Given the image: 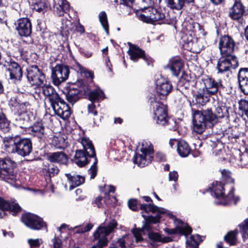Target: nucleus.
Listing matches in <instances>:
<instances>
[{
  "mask_svg": "<svg viewBox=\"0 0 248 248\" xmlns=\"http://www.w3.org/2000/svg\"><path fill=\"white\" fill-rule=\"evenodd\" d=\"M223 103H218L214 113L212 108H207L201 110L192 108L193 129L198 134H202L206 128H212L217 123L219 118L229 116V109Z\"/></svg>",
  "mask_w": 248,
  "mask_h": 248,
  "instance_id": "f257e3e1",
  "label": "nucleus"
},
{
  "mask_svg": "<svg viewBox=\"0 0 248 248\" xmlns=\"http://www.w3.org/2000/svg\"><path fill=\"white\" fill-rule=\"evenodd\" d=\"M4 150L9 153L16 154L21 157L30 155L33 151V144L31 138L19 135L5 137L2 139Z\"/></svg>",
  "mask_w": 248,
  "mask_h": 248,
  "instance_id": "f03ea898",
  "label": "nucleus"
},
{
  "mask_svg": "<svg viewBox=\"0 0 248 248\" xmlns=\"http://www.w3.org/2000/svg\"><path fill=\"white\" fill-rule=\"evenodd\" d=\"M148 103L150 104V109H153V119L156 124L165 126L167 119L169 117L167 105L164 101L157 100L155 95H152L148 98Z\"/></svg>",
  "mask_w": 248,
  "mask_h": 248,
  "instance_id": "7ed1b4c3",
  "label": "nucleus"
},
{
  "mask_svg": "<svg viewBox=\"0 0 248 248\" xmlns=\"http://www.w3.org/2000/svg\"><path fill=\"white\" fill-rule=\"evenodd\" d=\"M85 80H78L75 83H68L62 90L67 101L73 105L81 98L85 97L87 90L84 89Z\"/></svg>",
  "mask_w": 248,
  "mask_h": 248,
  "instance_id": "20e7f679",
  "label": "nucleus"
},
{
  "mask_svg": "<svg viewBox=\"0 0 248 248\" xmlns=\"http://www.w3.org/2000/svg\"><path fill=\"white\" fill-rule=\"evenodd\" d=\"M49 101L55 113L63 120H68L71 114V109L64 99L57 93L51 95Z\"/></svg>",
  "mask_w": 248,
  "mask_h": 248,
  "instance_id": "39448f33",
  "label": "nucleus"
},
{
  "mask_svg": "<svg viewBox=\"0 0 248 248\" xmlns=\"http://www.w3.org/2000/svg\"><path fill=\"white\" fill-rule=\"evenodd\" d=\"M25 75L28 81L32 86H42L44 81H46V74L43 67L36 64L28 65Z\"/></svg>",
  "mask_w": 248,
  "mask_h": 248,
  "instance_id": "423d86ee",
  "label": "nucleus"
},
{
  "mask_svg": "<svg viewBox=\"0 0 248 248\" xmlns=\"http://www.w3.org/2000/svg\"><path fill=\"white\" fill-rule=\"evenodd\" d=\"M16 163L10 158H0V170L3 171L5 173H2L5 175H13L15 178L14 182L12 183H9L10 185L15 186V187H18L20 186V181L17 178V173L15 171V169L16 167Z\"/></svg>",
  "mask_w": 248,
  "mask_h": 248,
  "instance_id": "0eeeda50",
  "label": "nucleus"
},
{
  "mask_svg": "<svg viewBox=\"0 0 248 248\" xmlns=\"http://www.w3.org/2000/svg\"><path fill=\"white\" fill-rule=\"evenodd\" d=\"M6 71L9 74V79L15 84L20 83L23 78V71L21 65L10 58L9 61H6Z\"/></svg>",
  "mask_w": 248,
  "mask_h": 248,
  "instance_id": "6e6552de",
  "label": "nucleus"
},
{
  "mask_svg": "<svg viewBox=\"0 0 248 248\" xmlns=\"http://www.w3.org/2000/svg\"><path fill=\"white\" fill-rule=\"evenodd\" d=\"M20 221L26 226L33 230H40L44 226L46 227V223L42 218L30 212L22 214Z\"/></svg>",
  "mask_w": 248,
  "mask_h": 248,
  "instance_id": "1a4fd4ad",
  "label": "nucleus"
},
{
  "mask_svg": "<svg viewBox=\"0 0 248 248\" xmlns=\"http://www.w3.org/2000/svg\"><path fill=\"white\" fill-rule=\"evenodd\" d=\"M217 65V73L223 74L231 69H235L239 65V62L236 56L221 55Z\"/></svg>",
  "mask_w": 248,
  "mask_h": 248,
  "instance_id": "9d476101",
  "label": "nucleus"
},
{
  "mask_svg": "<svg viewBox=\"0 0 248 248\" xmlns=\"http://www.w3.org/2000/svg\"><path fill=\"white\" fill-rule=\"evenodd\" d=\"M69 67L64 64H57L52 68L51 78L54 85L58 86L69 77Z\"/></svg>",
  "mask_w": 248,
  "mask_h": 248,
  "instance_id": "9b49d317",
  "label": "nucleus"
},
{
  "mask_svg": "<svg viewBox=\"0 0 248 248\" xmlns=\"http://www.w3.org/2000/svg\"><path fill=\"white\" fill-rule=\"evenodd\" d=\"M235 42L232 37L228 35H221L219 38L218 48L220 55L225 56H235L233 54Z\"/></svg>",
  "mask_w": 248,
  "mask_h": 248,
  "instance_id": "f8f14e48",
  "label": "nucleus"
},
{
  "mask_svg": "<svg viewBox=\"0 0 248 248\" xmlns=\"http://www.w3.org/2000/svg\"><path fill=\"white\" fill-rule=\"evenodd\" d=\"M15 30L20 37L31 36L32 32L31 20L28 17H21L14 22Z\"/></svg>",
  "mask_w": 248,
  "mask_h": 248,
  "instance_id": "ddd939ff",
  "label": "nucleus"
},
{
  "mask_svg": "<svg viewBox=\"0 0 248 248\" xmlns=\"http://www.w3.org/2000/svg\"><path fill=\"white\" fill-rule=\"evenodd\" d=\"M142 154H135L133 162L140 167H144L150 163L153 159L154 153L153 147H142L140 149Z\"/></svg>",
  "mask_w": 248,
  "mask_h": 248,
  "instance_id": "4468645a",
  "label": "nucleus"
},
{
  "mask_svg": "<svg viewBox=\"0 0 248 248\" xmlns=\"http://www.w3.org/2000/svg\"><path fill=\"white\" fill-rule=\"evenodd\" d=\"M196 80L192 79L189 75L183 72L178 81L177 90L186 97V95L190 90H192V88L196 85Z\"/></svg>",
  "mask_w": 248,
  "mask_h": 248,
  "instance_id": "2eb2a0df",
  "label": "nucleus"
},
{
  "mask_svg": "<svg viewBox=\"0 0 248 248\" xmlns=\"http://www.w3.org/2000/svg\"><path fill=\"white\" fill-rule=\"evenodd\" d=\"M202 80L205 86L204 88L210 94L215 95L218 93L219 95H221V91L225 88L222 80H216L214 78L207 77Z\"/></svg>",
  "mask_w": 248,
  "mask_h": 248,
  "instance_id": "dca6fc26",
  "label": "nucleus"
},
{
  "mask_svg": "<svg viewBox=\"0 0 248 248\" xmlns=\"http://www.w3.org/2000/svg\"><path fill=\"white\" fill-rule=\"evenodd\" d=\"M155 89L157 96L164 100L171 92L173 86L170 81L160 78L156 80Z\"/></svg>",
  "mask_w": 248,
  "mask_h": 248,
  "instance_id": "f3484780",
  "label": "nucleus"
},
{
  "mask_svg": "<svg viewBox=\"0 0 248 248\" xmlns=\"http://www.w3.org/2000/svg\"><path fill=\"white\" fill-rule=\"evenodd\" d=\"M246 13V7L241 0H232V5L229 8V16L233 20L241 19Z\"/></svg>",
  "mask_w": 248,
  "mask_h": 248,
  "instance_id": "a211bd4d",
  "label": "nucleus"
},
{
  "mask_svg": "<svg viewBox=\"0 0 248 248\" xmlns=\"http://www.w3.org/2000/svg\"><path fill=\"white\" fill-rule=\"evenodd\" d=\"M127 53L130 56V60L134 62H137L139 59H141L146 62L147 65H153L154 62L153 59L146 54L145 51L138 46L132 50H128Z\"/></svg>",
  "mask_w": 248,
  "mask_h": 248,
  "instance_id": "6ab92c4d",
  "label": "nucleus"
},
{
  "mask_svg": "<svg viewBox=\"0 0 248 248\" xmlns=\"http://www.w3.org/2000/svg\"><path fill=\"white\" fill-rule=\"evenodd\" d=\"M92 153L90 151L77 150L74 156V162L79 167H84L91 161V158H95V156H91Z\"/></svg>",
  "mask_w": 248,
  "mask_h": 248,
  "instance_id": "aec40b11",
  "label": "nucleus"
},
{
  "mask_svg": "<svg viewBox=\"0 0 248 248\" xmlns=\"http://www.w3.org/2000/svg\"><path fill=\"white\" fill-rule=\"evenodd\" d=\"M237 77L240 92L245 95H248V68H240Z\"/></svg>",
  "mask_w": 248,
  "mask_h": 248,
  "instance_id": "412c9836",
  "label": "nucleus"
},
{
  "mask_svg": "<svg viewBox=\"0 0 248 248\" xmlns=\"http://www.w3.org/2000/svg\"><path fill=\"white\" fill-rule=\"evenodd\" d=\"M52 9L54 13L59 16H62L67 14L70 10L69 3L66 0H51Z\"/></svg>",
  "mask_w": 248,
  "mask_h": 248,
  "instance_id": "4be33fe9",
  "label": "nucleus"
},
{
  "mask_svg": "<svg viewBox=\"0 0 248 248\" xmlns=\"http://www.w3.org/2000/svg\"><path fill=\"white\" fill-rule=\"evenodd\" d=\"M84 83V89L87 90V93L85 94L84 98L88 97V99L93 103L99 101L100 100H103L105 98V94L102 91H98L97 89L92 91L91 89L93 85L90 84L86 79Z\"/></svg>",
  "mask_w": 248,
  "mask_h": 248,
  "instance_id": "5701e85b",
  "label": "nucleus"
},
{
  "mask_svg": "<svg viewBox=\"0 0 248 248\" xmlns=\"http://www.w3.org/2000/svg\"><path fill=\"white\" fill-rule=\"evenodd\" d=\"M30 134L40 140H44L46 137L45 127L41 119H38L29 127Z\"/></svg>",
  "mask_w": 248,
  "mask_h": 248,
  "instance_id": "b1692460",
  "label": "nucleus"
},
{
  "mask_svg": "<svg viewBox=\"0 0 248 248\" xmlns=\"http://www.w3.org/2000/svg\"><path fill=\"white\" fill-rule=\"evenodd\" d=\"M9 106L13 111L16 115L28 113L27 107L30 106L28 102H21L17 96L12 97L9 101Z\"/></svg>",
  "mask_w": 248,
  "mask_h": 248,
  "instance_id": "393cba45",
  "label": "nucleus"
},
{
  "mask_svg": "<svg viewBox=\"0 0 248 248\" xmlns=\"http://www.w3.org/2000/svg\"><path fill=\"white\" fill-rule=\"evenodd\" d=\"M46 158L51 163L64 165H67L69 159L67 155L62 151L48 153Z\"/></svg>",
  "mask_w": 248,
  "mask_h": 248,
  "instance_id": "a878e982",
  "label": "nucleus"
},
{
  "mask_svg": "<svg viewBox=\"0 0 248 248\" xmlns=\"http://www.w3.org/2000/svg\"><path fill=\"white\" fill-rule=\"evenodd\" d=\"M225 184L220 181H214L212 184V187H210L206 189V191L213 192V195L215 198L218 200H222L224 201L226 195L225 194V188L224 187Z\"/></svg>",
  "mask_w": 248,
  "mask_h": 248,
  "instance_id": "bb28decb",
  "label": "nucleus"
},
{
  "mask_svg": "<svg viewBox=\"0 0 248 248\" xmlns=\"http://www.w3.org/2000/svg\"><path fill=\"white\" fill-rule=\"evenodd\" d=\"M117 225L118 223L115 219L110 220L107 226H102L100 225L93 233L94 240L99 238L100 235L102 233L109 235L114 231V230L116 228Z\"/></svg>",
  "mask_w": 248,
  "mask_h": 248,
  "instance_id": "cd10ccee",
  "label": "nucleus"
},
{
  "mask_svg": "<svg viewBox=\"0 0 248 248\" xmlns=\"http://www.w3.org/2000/svg\"><path fill=\"white\" fill-rule=\"evenodd\" d=\"M167 66L170 67L174 76L178 77L184 67V62L180 56H176L170 60Z\"/></svg>",
  "mask_w": 248,
  "mask_h": 248,
  "instance_id": "c85d7f7f",
  "label": "nucleus"
},
{
  "mask_svg": "<svg viewBox=\"0 0 248 248\" xmlns=\"http://www.w3.org/2000/svg\"><path fill=\"white\" fill-rule=\"evenodd\" d=\"M142 217L144 219L143 221V226L141 228V231L143 232V233H145V231L148 232H151L152 231L153 227L151 226L152 224H155L159 223V217L158 216H147L144 214H142Z\"/></svg>",
  "mask_w": 248,
  "mask_h": 248,
  "instance_id": "c756f323",
  "label": "nucleus"
},
{
  "mask_svg": "<svg viewBox=\"0 0 248 248\" xmlns=\"http://www.w3.org/2000/svg\"><path fill=\"white\" fill-rule=\"evenodd\" d=\"M140 209L144 213L148 214L150 212L152 213H157L155 216H158L159 217V221L162 218L161 215L166 214L167 210L163 208H160L155 205L153 203L149 204L143 203L140 207Z\"/></svg>",
  "mask_w": 248,
  "mask_h": 248,
  "instance_id": "7c9ffc66",
  "label": "nucleus"
},
{
  "mask_svg": "<svg viewBox=\"0 0 248 248\" xmlns=\"http://www.w3.org/2000/svg\"><path fill=\"white\" fill-rule=\"evenodd\" d=\"M65 175L70 184L69 186L70 190L85 183V177L81 175L75 174L72 175L71 173H65Z\"/></svg>",
  "mask_w": 248,
  "mask_h": 248,
  "instance_id": "2f4dec72",
  "label": "nucleus"
},
{
  "mask_svg": "<svg viewBox=\"0 0 248 248\" xmlns=\"http://www.w3.org/2000/svg\"><path fill=\"white\" fill-rule=\"evenodd\" d=\"M210 95L204 88L199 90L194 95L196 103L201 106L205 105L210 100Z\"/></svg>",
  "mask_w": 248,
  "mask_h": 248,
  "instance_id": "473e14b6",
  "label": "nucleus"
},
{
  "mask_svg": "<svg viewBox=\"0 0 248 248\" xmlns=\"http://www.w3.org/2000/svg\"><path fill=\"white\" fill-rule=\"evenodd\" d=\"M32 116L31 112L17 114L16 121L19 127L22 129L27 128V124L31 121V116Z\"/></svg>",
  "mask_w": 248,
  "mask_h": 248,
  "instance_id": "72a5a7b5",
  "label": "nucleus"
},
{
  "mask_svg": "<svg viewBox=\"0 0 248 248\" xmlns=\"http://www.w3.org/2000/svg\"><path fill=\"white\" fill-rule=\"evenodd\" d=\"M205 236L200 234L191 235L186 241V248H199L200 244L203 241Z\"/></svg>",
  "mask_w": 248,
  "mask_h": 248,
  "instance_id": "f704fd0d",
  "label": "nucleus"
},
{
  "mask_svg": "<svg viewBox=\"0 0 248 248\" xmlns=\"http://www.w3.org/2000/svg\"><path fill=\"white\" fill-rule=\"evenodd\" d=\"M195 0H169L167 4L168 7L171 9L180 10L185 6V3H194Z\"/></svg>",
  "mask_w": 248,
  "mask_h": 248,
  "instance_id": "c9c22d12",
  "label": "nucleus"
},
{
  "mask_svg": "<svg viewBox=\"0 0 248 248\" xmlns=\"http://www.w3.org/2000/svg\"><path fill=\"white\" fill-rule=\"evenodd\" d=\"M136 17L140 21L146 23H152L151 19L150 18V15L149 14V7L141 10H135L134 12Z\"/></svg>",
  "mask_w": 248,
  "mask_h": 248,
  "instance_id": "e433bc0d",
  "label": "nucleus"
},
{
  "mask_svg": "<svg viewBox=\"0 0 248 248\" xmlns=\"http://www.w3.org/2000/svg\"><path fill=\"white\" fill-rule=\"evenodd\" d=\"M177 150L178 154L183 157L187 156L191 153V148L187 143L184 140L178 142Z\"/></svg>",
  "mask_w": 248,
  "mask_h": 248,
  "instance_id": "4c0bfd02",
  "label": "nucleus"
},
{
  "mask_svg": "<svg viewBox=\"0 0 248 248\" xmlns=\"http://www.w3.org/2000/svg\"><path fill=\"white\" fill-rule=\"evenodd\" d=\"M51 0H37L33 6L37 12L46 11L48 8L52 9Z\"/></svg>",
  "mask_w": 248,
  "mask_h": 248,
  "instance_id": "58836bf2",
  "label": "nucleus"
},
{
  "mask_svg": "<svg viewBox=\"0 0 248 248\" xmlns=\"http://www.w3.org/2000/svg\"><path fill=\"white\" fill-rule=\"evenodd\" d=\"M235 187L234 186H232L231 187V190L229 193L226 195L224 201H222L219 202V204L223 205H227L229 204L232 201H233L234 204H236L240 201L239 196H234Z\"/></svg>",
  "mask_w": 248,
  "mask_h": 248,
  "instance_id": "ea45409f",
  "label": "nucleus"
},
{
  "mask_svg": "<svg viewBox=\"0 0 248 248\" xmlns=\"http://www.w3.org/2000/svg\"><path fill=\"white\" fill-rule=\"evenodd\" d=\"M78 68V71L80 72L81 74H84L85 78L81 79L80 80H87L89 83L91 85L93 84V78H94L93 72L89 70L86 68L83 67L79 63H77Z\"/></svg>",
  "mask_w": 248,
  "mask_h": 248,
  "instance_id": "a19ab883",
  "label": "nucleus"
},
{
  "mask_svg": "<svg viewBox=\"0 0 248 248\" xmlns=\"http://www.w3.org/2000/svg\"><path fill=\"white\" fill-rule=\"evenodd\" d=\"M149 12L152 23L155 21H160L159 23H161L163 17H164V14L160 12V10L153 7H149Z\"/></svg>",
  "mask_w": 248,
  "mask_h": 248,
  "instance_id": "79ce46f5",
  "label": "nucleus"
},
{
  "mask_svg": "<svg viewBox=\"0 0 248 248\" xmlns=\"http://www.w3.org/2000/svg\"><path fill=\"white\" fill-rule=\"evenodd\" d=\"M81 143L83 146L82 150L90 151L92 153L91 156H95V150L92 141L88 138H83L81 139Z\"/></svg>",
  "mask_w": 248,
  "mask_h": 248,
  "instance_id": "37998d69",
  "label": "nucleus"
},
{
  "mask_svg": "<svg viewBox=\"0 0 248 248\" xmlns=\"http://www.w3.org/2000/svg\"><path fill=\"white\" fill-rule=\"evenodd\" d=\"M42 170L43 172H46V175L50 178L57 175L60 171L57 166L53 164L45 165Z\"/></svg>",
  "mask_w": 248,
  "mask_h": 248,
  "instance_id": "c03bdc74",
  "label": "nucleus"
},
{
  "mask_svg": "<svg viewBox=\"0 0 248 248\" xmlns=\"http://www.w3.org/2000/svg\"><path fill=\"white\" fill-rule=\"evenodd\" d=\"M50 144L57 149H63L65 147V139L62 136H53L50 138Z\"/></svg>",
  "mask_w": 248,
  "mask_h": 248,
  "instance_id": "a18cd8bd",
  "label": "nucleus"
},
{
  "mask_svg": "<svg viewBox=\"0 0 248 248\" xmlns=\"http://www.w3.org/2000/svg\"><path fill=\"white\" fill-rule=\"evenodd\" d=\"M37 88H42L43 93L44 95L47 96L48 99L51 98V95L54 94L55 93H57L54 88L49 83H47V81H44V85L42 86H37Z\"/></svg>",
  "mask_w": 248,
  "mask_h": 248,
  "instance_id": "49530a36",
  "label": "nucleus"
},
{
  "mask_svg": "<svg viewBox=\"0 0 248 248\" xmlns=\"http://www.w3.org/2000/svg\"><path fill=\"white\" fill-rule=\"evenodd\" d=\"M176 221L177 222L178 225H181L180 226H179V229H182L181 232H182L183 233H179V234L187 236L191 233L192 229L187 223H185L180 219H177Z\"/></svg>",
  "mask_w": 248,
  "mask_h": 248,
  "instance_id": "de8ad7c7",
  "label": "nucleus"
},
{
  "mask_svg": "<svg viewBox=\"0 0 248 248\" xmlns=\"http://www.w3.org/2000/svg\"><path fill=\"white\" fill-rule=\"evenodd\" d=\"M143 203L137 199L132 198L128 201L127 205L129 208L133 211L137 212L140 210V207Z\"/></svg>",
  "mask_w": 248,
  "mask_h": 248,
  "instance_id": "09e8293b",
  "label": "nucleus"
},
{
  "mask_svg": "<svg viewBox=\"0 0 248 248\" xmlns=\"http://www.w3.org/2000/svg\"><path fill=\"white\" fill-rule=\"evenodd\" d=\"M176 17L174 14L167 13L166 15L164 14V17H163L161 23L174 25L176 28L175 24H176Z\"/></svg>",
  "mask_w": 248,
  "mask_h": 248,
  "instance_id": "8fccbe9b",
  "label": "nucleus"
},
{
  "mask_svg": "<svg viewBox=\"0 0 248 248\" xmlns=\"http://www.w3.org/2000/svg\"><path fill=\"white\" fill-rule=\"evenodd\" d=\"M237 233L238 232L237 230L229 232L224 237V240L231 245H235Z\"/></svg>",
  "mask_w": 248,
  "mask_h": 248,
  "instance_id": "3c124183",
  "label": "nucleus"
},
{
  "mask_svg": "<svg viewBox=\"0 0 248 248\" xmlns=\"http://www.w3.org/2000/svg\"><path fill=\"white\" fill-rule=\"evenodd\" d=\"M22 211V208L18 203H11L7 211L12 216L16 217Z\"/></svg>",
  "mask_w": 248,
  "mask_h": 248,
  "instance_id": "603ef678",
  "label": "nucleus"
},
{
  "mask_svg": "<svg viewBox=\"0 0 248 248\" xmlns=\"http://www.w3.org/2000/svg\"><path fill=\"white\" fill-rule=\"evenodd\" d=\"M222 180L226 184H232L234 186V179L231 177V172L230 171L224 169L221 171Z\"/></svg>",
  "mask_w": 248,
  "mask_h": 248,
  "instance_id": "864d4df0",
  "label": "nucleus"
},
{
  "mask_svg": "<svg viewBox=\"0 0 248 248\" xmlns=\"http://www.w3.org/2000/svg\"><path fill=\"white\" fill-rule=\"evenodd\" d=\"M240 232L243 239H248V218L239 225Z\"/></svg>",
  "mask_w": 248,
  "mask_h": 248,
  "instance_id": "5fc2aeb1",
  "label": "nucleus"
},
{
  "mask_svg": "<svg viewBox=\"0 0 248 248\" xmlns=\"http://www.w3.org/2000/svg\"><path fill=\"white\" fill-rule=\"evenodd\" d=\"M108 235H106V234L102 233L99 238L97 239L98 240V242L95 245L96 247L97 248H103L108 246ZM96 240V239L95 240Z\"/></svg>",
  "mask_w": 248,
  "mask_h": 248,
  "instance_id": "6e6d98bb",
  "label": "nucleus"
},
{
  "mask_svg": "<svg viewBox=\"0 0 248 248\" xmlns=\"http://www.w3.org/2000/svg\"><path fill=\"white\" fill-rule=\"evenodd\" d=\"M93 160L94 161L93 164L88 170V172L90 175L91 179H93L96 177L98 171V168L97 165L98 163V159L97 157H95V158H94Z\"/></svg>",
  "mask_w": 248,
  "mask_h": 248,
  "instance_id": "4d7b16f0",
  "label": "nucleus"
},
{
  "mask_svg": "<svg viewBox=\"0 0 248 248\" xmlns=\"http://www.w3.org/2000/svg\"><path fill=\"white\" fill-rule=\"evenodd\" d=\"M135 0H120L121 4L126 6V10L128 12V15H131L134 12L133 8V3Z\"/></svg>",
  "mask_w": 248,
  "mask_h": 248,
  "instance_id": "13d9d810",
  "label": "nucleus"
},
{
  "mask_svg": "<svg viewBox=\"0 0 248 248\" xmlns=\"http://www.w3.org/2000/svg\"><path fill=\"white\" fill-rule=\"evenodd\" d=\"M167 120L165 125H167L168 126V128L170 130L179 131L178 129L179 127V124L175 120L168 117V118L167 119Z\"/></svg>",
  "mask_w": 248,
  "mask_h": 248,
  "instance_id": "bf43d9fd",
  "label": "nucleus"
},
{
  "mask_svg": "<svg viewBox=\"0 0 248 248\" xmlns=\"http://www.w3.org/2000/svg\"><path fill=\"white\" fill-rule=\"evenodd\" d=\"M148 238L153 242H161V236L158 232H149L148 233Z\"/></svg>",
  "mask_w": 248,
  "mask_h": 248,
  "instance_id": "052dcab7",
  "label": "nucleus"
},
{
  "mask_svg": "<svg viewBox=\"0 0 248 248\" xmlns=\"http://www.w3.org/2000/svg\"><path fill=\"white\" fill-rule=\"evenodd\" d=\"M11 130V122L9 120L6 121L3 124H0V132L3 133L10 132Z\"/></svg>",
  "mask_w": 248,
  "mask_h": 248,
  "instance_id": "680f3d73",
  "label": "nucleus"
},
{
  "mask_svg": "<svg viewBox=\"0 0 248 248\" xmlns=\"http://www.w3.org/2000/svg\"><path fill=\"white\" fill-rule=\"evenodd\" d=\"M93 225L92 223H88L84 227H79L76 226L75 227L77 230L75 231L76 233H83L90 231L93 227Z\"/></svg>",
  "mask_w": 248,
  "mask_h": 248,
  "instance_id": "e2e57ef3",
  "label": "nucleus"
},
{
  "mask_svg": "<svg viewBox=\"0 0 248 248\" xmlns=\"http://www.w3.org/2000/svg\"><path fill=\"white\" fill-rule=\"evenodd\" d=\"M98 17L102 27L108 25L107 15L105 11L101 12L99 14Z\"/></svg>",
  "mask_w": 248,
  "mask_h": 248,
  "instance_id": "0e129e2a",
  "label": "nucleus"
},
{
  "mask_svg": "<svg viewBox=\"0 0 248 248\" xmlns=\"http://www.w3.org/2000/svg\"><path fill=\"white\" fill-rule=\"evenodd\" d=\"M220 142V140L215 137L214 136L211 137L210 139L207 140L208 144L213 149L216 148L217 147L218 144Z\"/></svg>",
  "mask_w": 248,
  "mask_h": 248,
  "instance_id": "69168bd1",
  "label": "nucleus"
},
{
  "mask_svg": "<svg viewBox=\"0 0 248 248\" xmlns=\"http://www.w3.org/2000/svg\"><path fill=\"white\" fill-rule=\"evenodd\" d=\"M11 204L9 201L0 197V209L3 211H7Z\"/></svg>",
  "mask_w": 248,
  "mask_h": 248,
  "instance_id": "338daca9",
  "label": "nucleus"
},
{
  "mask_svg": "<svg viewBox=\"0 0 248 248\" xmlns=\"http://www.w3.org/2000/svg\"><path fill=\"white\" fill-rule=\"evenodd\" d=\"M239 161L240 165L247 167L248 165V155L244 154H240Z\"/></svg>",
  "mask_w": 248,
  "mask_h": 248,
  "instance_id": "774afa93",
  "label": "nucleus"
}]
</instances>
